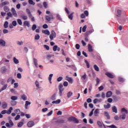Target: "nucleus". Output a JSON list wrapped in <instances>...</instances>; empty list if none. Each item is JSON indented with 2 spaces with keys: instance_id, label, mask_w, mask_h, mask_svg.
I'll return each instance as SVG.
<instances>
[{
  "instance_id": "1",
  "label": "nucleus",
  "mask_w": 128,
  "mask_h": 128,
  "mask_svg": "<svg viewBox=\"0 0 128 128\" xmlns=\"http://www.w3.org/2000/svg\"><path fill=\"white\" fill-rule=\"evenodd\" d=\"M14 108L12 107H10L8 110H3L2 111L1 114H12V110H13Z\"/></svg>"
},
{
  "instance_id": "2",
  "label": "nucleus",
  "mask_w": 128,
  "mask_h": 128,
  "mask_svg": "<svg viewBox=\"0 0 128 128\" xmlns=\"http://www.w3.org/2000/svg\"><path fill=\"white\" fill-rule=\"evenodd\" d=\"M6 128H12L14 126V122L12 120H9V122H7L6 124Z\"/></svg>"
},
{
  "instance_id": "3",
  "label": "nucleus",
  "mask_w": 128,
  "mask_h": 128,
  "mask_svg": "<svg viewBox=\"0 0 128 128\" xmlns=\"http://www.w3.org/2000/svg\"><path fill=\"white\" fill-rule=\"evenodd\" d=\"M69 122H74L75 124H78V120L74 117H70L68 118Z\"/></svg>"
},
{
  "instance_id": "4",
  "label": "nucleus",
  "mask_w": 128,
  "mask_h": 128,
  "mask_svg": "<svg viewBox=\"0 0 128 128\" xmlns=\"http://www.w3.org/2000/svg\"><path fill=\"white\" fill-rule=\"evenodd\" d=\"M80 77L82 80L83 82H86V80H88V75L86 74V73H84V74L82 75Z\"/></svg>"
},
{
  "instance_id": "5",
  "label": "nucleus",
  "mask_w": 128,
  "mask_h": 128,
  "mask_svg": "<svg viewBox=\"0 0 128 128\" xmlns=\"http://www.w3.org/2000/svg\"><path fill=\"white\" fill-rule=\"evenodd\" d=\"M56 32L54 30H52L51 34L50 36V38L51 40H54V38H56Z\"/></svg>"
},
{
  "instance_id": "6",
  "label": "nucleus",
  "mask_w": 128,
  "mask_h": 128,
  "mask_svg": "<svg viewBox=\"0 0 128 128\" xmlns=\"http://www.w3.org/2000/svg\"><path fill=\"white\" fill-rule=\"evenodd\" d=\"M46 20H48V22H50L51 20H54V16L52 14H51L50 16H46Z\"/></svg>"
},
{
  "instance_id": "7",
  "label": "nucleus",
  "mask_w": 128,
  "mask_h": 128,
  "mask_svg": "<svg viewBox=\"0 0 128 128\" xmlns=\"http://www.w3.org/2000/svg\"><path fill=\"white\" fill-rule=\"evenodd\" d=\"M11 12H12V14L14 16V18H18V13H16V11L14 8H11Z\"/></svg>"
},
{
  "instance_id": "8",
  "label": "nucleus",
  "mask_w": 128,
  "mask_h": 128,
  "mask_svg": "<svg viewBox=\"0 0 128 128\" xmlns=\"http://www.w3.org/2000/svg\"><path fill=\"white\" fill-rule=\"evenodd\" d=\"M66 80H67V82H69L70 84H72L74 82V80L72 78L68 76H66Z\"/></svg>"
},
{
  "instance_id": "9",
  "label": "nucleus",
  "mask_w": 128,
  "mask_h": 128,
  "mask_svg": "<svg viewBox=\"0 0 128 128\" xmlns=\"http://www.w3.org/2000/svg\"><path fill=\"white\" fill-rule=\"evenodd\" d=\"M27 126L28 128H32V126H34V121H29L27 123Z\"/></svg>"
},
{
  "instance_id": "10",
  "label": "nucleus",
  "mask_w": 128,
  "mask_h": 128,
  "mask_svg": "<svg viewBox=\"0 0 128 128\" xmlns=\"http://www.w3.org/2000/svg\"><path fill=\"white\" fill-rule=\"evenodd\" d=\"M6 41L2 39H0V46L4 48L6 46Z\"/></svg>"
},
{
  "instance_id": "11",
  "label": "nucleus",
  "mask_w": 128,
  "mask_h": 128,
  "mask_svg": "<svg viewBox=\"0 0 128 128\" xmlns=\"http://www.w3.org/2000/svg\"><path fill=\"white\" fill-rule=\"evenodd\" d=\"M128 110L124 108H123L121 109V113L122 114H128Z\"/></svg>"
},
{
  "instance_id": "12",
  "label": "nucleus",
  "mask_w": 128,
  "mask_h": 128,
  "mask_svg": "<svg viewBox=\"0 0 128 128\" xmlns=\"http://www.w3.org/2000/svg\"><path fill=\"white\" fill-rule=\"evenodd\" d=\"M106 74L108 76V78H114V76L112 73L107 72L106 73Z\"/></svg>"
},
{
  "instance_id": "13",
  "label": "nucleus",
  "mask_w": 128,
  "mask_h": 128,
  "mask_svg": "<svg viewBox=\"0 0 128 128\" xmlns=\"http://www.w3.org/2000/svg\"><path fill=\"white\" fill-rule=\"evenodd\" d=\"M98 114H100V109H96L94 112V116H98Z\"/></svg>"
},
{
  "instance_id": "14",
  "label": "nucleus",
  "mask_w": 128,
  "mask_h": 128,
  "mask_svg": "<svg viewBox=\"0 0 128 128\" xmlns=\"http://www.w3.org/2000/svg\"><path fill=\"white\" fill-rule=\"evenodd\" d=\"M112 96V91H108L106 94V98H110Z\"/></svg>"
},
{
  "instance_id": "15",
  "label": "nucleus",
  "mask_w": 128,
  "mask_h": 128,
  "mask_svg": "<svg viewBox=\"0 0 128 128\" xmlns=\"http://www.w3.org/2000/svg\"><path fill=\"white\" fill-rule=\"evenodd\" d=\"M88 50L90 52H94V50L92 49V46L90 44H88Z\"/></svg>"
},
{
  "instance_id": "16",
  "label": "nucleus",
  "mask_w": 128,
  "mask_h": 128,
  "mask_svg": "<svg viewBox=\"0 0 128 128\" xmlns=\"http://www.w3.org/2000/svg\"><path fill=\"white\" fill-rule=\"evenodd\" d=\"M21 98L22 100H27L28 96H26V95L25 94H23L21 95Z\"/></svg>"
},
{
  "instance_id": "17",
  "label": "nucleus",
  "mask_w": 128,
  "mask_h": 128,
  "mask_svg": "<svg viewBox=\"0 0 128 128\" xmlns=\"http://www.w3.org/2000/svg\"><path fill=\"white\" fill-rule=\"evenodd\" d=\"M2 108L4 109L6 108H8V104L6 102H2Z\"/></svg>"
},
{
  "instance_id": "18",
  "label": "nucleus",
  "mask_w": 128,
  "mask_h": 128,
  "mask_svg": "<svg viewBox=\"0 0 128 128\" xmlns=\"http://www.w3.org/2000/svg\"><path fill=\"white\" fill-rule=\"evenodd\" d=\"M31 103L30 102H28V101H26V103H25V108L26 110H28V106L30 105Z\"/></svg>"
},
{
  "instance_id": "19",
  "label": "nucleus",
  "mask_w": 128,
  "mask_h": 128,
  "mask_svg": "<svg viewBox=\"0 0 128 128\" xmlns=\"http://www.w3.org/2000/svg\"><path fill=\"white\" fill-rule=\"evenodd\" d=\"M13 62L15 64H18L20 63V61H18V60L16 57H14Z\"/></svg>"
},
{
  "instance_id": "20",
  "label": "nucleus",
  "mask_w": 128,
  "mask_h": 128,
  "mask_svg": "<svg viewBox=\"0 0 128 128\" xmlns=\"http://www.w3.org/2000/svg\"><path fill=\"white\" fill-rule=\"evenodd\" d=\"M10 4V2L8 1H6L4 2H2L1 4H0V6H6V4Z\"/></svg>"
},
{
  "instance_id": "21",
  "label": "nucleus",
  "mask_w": 128,
  "mask_h": 128,
  "mask_svg": "<svg viewBox=\"0 0 128 128\" xmlns=\"http://www.w3.org/2000/svg\"><path fill=\"white\" fill-rule=\"evenodd\" d=\"M42 32L43 34H47V36H50V31H48V30H43L42 31Z\"/></svg>"
},
{
  "instance_id": "22",
  "label": "nucleus",
  "mask_w": 128,
  "mask_h": 128,
  "mask_svg": "<svg viewBox=\"0 0 128 128\" xmlns=\"http://www.w3.org/2000/svg\"><path fill=\"white\" fill-rule=\"evenodd\" d=\"M56 94H53L50 98V100H56Z\"/></svg>"
},
{
  "instance_id": "23",
  "label": "nucleus",
  "mask_w": 128,
  "mask_h": 128,
  "mask_svg": "<svg viewBox=\"0 0 128 128\" xmlns=\"http://www.w3.org/2000/svg\"><path fill=\"white\" fill-rule=\"evenodd\" d=\"M104 116H106V118H108V120L110 119V114H108V112H104Z\"/></svg>"
},
{
  "instance_id": "24",
  "label": "nucleus",
  "mask_w": 128,
  "mask_h": 128,
  "mask_svg": "<svg viewBox=\"0 0 128 128\" xmlns=\"http://www.w3.org/2000/svg\"><path fill=\"white\" fill-rule=\"evenodd\" d=\"M112 110L113 112H115V114H118V108L116 106H114L112 107Z\"/></svg>"
},
{
  "instance_id": "25",
  "label": "nucleus",
  "mask_w": 128,
  "mask_h": 128,
  "mask_svg": "<svg viewBox=\"0 0 128 128\" xmlns=\"http://www.w3.org/2000/svg\"><path fill=\"white\" fill-rule=\"evenodd\" d=\"M102 99L95 98L94 100V104H96L97 102H102Z\"/></svg>"
},
{
  "instance_id": "26",
  "label": "nucleus",
  "mask_w": 128,
  "mask_h": 128,
  "mask_svg": "<svg viewBox=\"0 0 128 128\" xmlns=\"http://www.w3.org/2000/svg\"><path fill=\"white\" fill-rule=\"evenodd\" d=\"M24 26H28V28H30V22L28 21H24Z\"/></svg>"
},
{
  "instance_id": "27",
  "label": "nucleus",
  "mask_w": 128,
  "mask_h": 128,
  "mask_svg": "<svg viewBox=\"0 0 128 128\" xmlns=\"http://www.w3.org/2000/svg\"><path fill=\"white\" fill-rule=\"evenodd\" d=\"M60 100L58 99L56 100H55V101H53L52 102V104H60Z\"/></svg>"
},
{
  "instance_id": "28",
  "label": "nucleus",
  "mask_w": 128,
  "mask_h": 128,
  "mask_svg": "<svg viewBox=\"0 0 128 128\" xmlns=\"http://www.w3.org/2000/svg\"><path fill=\"white\" fill-rule=\"evenodd\" d=\"M4 26L5 28H8V21H6Z\"/></svg>"
},
{
  "instance_id": "29",
  "label": "nucleus",
  "mask_w": 128,
  "mask_h": 128,
  "mask_svg": "<svg viewBox=\"0 0 128 128\" xmlns=\"http://www.w3.org/2000/svg\"><path fill=\"white\" fill-rule=\"evenodd\" d=\"M6 88H8V84H6L2 86V88L0 90V92H2V90H6Z\"/></svg>"
},
{
  "instance_id": "30",
  "label": "nucleus",
  "mask_w": 128,
  "mask_h": 128,
  "mask_svg": "<svg viewBox=\"0 0 128 128\" xmlns=\"http://www.w3.org/2000/svg\"><path fill=\"white\" fill-rule=\"evenodd\" d=\"M120 14H122V10H117V16H120Z\"/></svg>"
},
{
  "instance_id": "31",
  "label": "nucleus",
  "mask_w": 128,
  "mask_h": 128,
  "mask_svg": "<svg viewBox=\"0 0 128 128\" xmlns=\"http://www.w3.org/2000/svg\"><path fill=\"white\" fill-rule=\"evenodd\" d=\"M94 69L96 70V72H99L100 71V68L98 66V65L94 64Z\"/></svg>"
},
{
  "instance_id": "32",
  "label": "nucleus",
  "mask_w": 128,
  "mask_h": 128,
  "mask_svg": "<svg viewBox=\"0 0 128 128\" xmlns=\"http://www.w3.org/2000/svg\"><path fill=\"white\" fill-rule=\"evenodd\" d=\"M74 12L72 13L71 14H69L68 16V18L70 20H72V18H74Z\"/></svg>"
},
{
  "instance_id": "33",
  "label": "nucleus",
  "mask_w": 128,
  "mask_h": 128,
  "mask_svg": "<svg viewBox=\"0 0 128 128\" xmlns=\"http://www.w3.org/2000/svg\"><path fill=\"white\" fill-rule=\"evenodd\" d=\"M10 100H18V96H12L10 97Z\"/></svg>"
},
{
  "instance_id": "34",
  "label": "nucleus",
  "mask_w": 128,
  "mask_h": 128,
  "mask_svg": "<svg viewBox=\"0 0 128 128\" xmlns=\"http://www.w3.org/2000/svg\"><path fill=\"white\" fill-rule=\"evenodd\" d=\"M72 96V92H69L67 93V97L70 98Z\"/></svg>"
},
{
  "instance_id": "35",
  "label": "nucleus",
  "mask_w": 128,
  "mask_h": 128,
  "mask_svg": "<svg viewBox=\"0 0 128 128\" xmlns=\"http://www.w3.org/2000/svg\"><path fill=\"white\" fill-rule=\"evenodd\" d=\"M20 18H22L24 20H26L28 18V16L26 15L21 16Z\"/></svg>"
},
{
  "instance_id": "36",
  "label": "nucleus",
  "mask_w": 128,
  "mask_h": 128,
  "mask_svg": "<svg viewBox=\"0 0 128 128\" xmlns=\"http://www.w3.org/2000/svg\"><path fill=\"white\" fill-rule=\"evenodd\" d=\"M14 112L16 114H20V109H16L14 110Z\"/></svg>"
},
{
  "instance_id": "37",
  "label": "nucleus",
  "mask_w": 128,
  "mask_h": 128,
  "mask_svg": "<svg viewBox=\"0 0 128 128\" xmlns=\"http://www.w3.org/2000/svg\"><path fill=\"white\" fill-rule=\"evenodd\" d=\"M104 108H106V109L110 108V104H104Z\"/></svg>"
},
{
  "instance_id": "38",
  "label": "nucleus",
  "mask_w": 128,
  "mask_h": 128,
  "mask_svg": "<svg viewBox=\"0 0 128 128\" xmlns=\"http://www.w3.org/2000/svg\"><path fill=\"white\" fill-rule=\"evenodd\" d=\"M16 44L18 45V46H22V44H24V42L22 41H17L16 42Z\"/></svg>"
},
{
  "instance_id": "39",
  "label": "nucleus",
  "mask_w": 128,
  "mask_h": 128,
  "mask_svg": "<svg viewBox=\"0 0 128 128\" xmlns=\"http://www.w3.org/2000/svg\"><path fill=\"white\" fill-rule=\"evenodd\" d=\"M35 84L36 86L38 88H40V82H38V80H36L35 82Z\"/></svg>"
},
{
  "instance_id": "40",
  "label": "nucleus",
  "mask_w": 128,
  "mask_h": 128,
  "mask_svg": "<svg viewBox=\"0 0 128 128\" xmlns=\"http://www.w3.org/2000/svg\"><path fill=\"white\" fill-rule=\"evenodd\" d=\"M34 64L36 66V68H38V60L36 58L34 59Z\"/></svg>"
},
{
  "instance_id": "41",
  "label": "nucleus",
  "mask_w": 128,
  "mask_h": 128,
  "mask_svg": "<svg viewBox=\"0 0 128 128\" xmlns=\"http://www.w3.org/2000/svg\"><path fill=\"white\" fill-rule=\"evenodd\" d=\"M22 126H24V122H20L18 124V128H22Z\"/></svg>"
},
{
  "instance_id": "42",
  "label": "nucleus",
  "mask_w": 128,
  "mask_h": 128,
  "mask_svg": "<svg viewBox=\"0 0 128 128\" xmlns=\"http://www.w3.org/2000/svg\"><path fill=\"white\" fill-rule=\"evenodd\" d=\"M28 2L30 4H32V6H34V4H36V3L34 2L32 0H29Z\"/></svg>"
},
{
  "instance_id": "43",
  "label": "nucleus",
  "mask_w": 128,
  "mask_h": 128,
  "mask_svg": "<svg viewBox=\"0 0 128 128\" xmlns=\"http://www.w3.org/2000/svg\"><path fill=\"white\" fill-rule=\"evenodd\" d=\"M4 10L6 12H10V8H8V6H4Z\"/></svg>"
},
{
  "instance_id": "44",
  "label": "nucleus",
  "mask_w": 128,
  "mask_h": 128,
  "mask_svg": "<svg viewBox=\"0 0 128 128\" xmlns=\"http://www.w3.org/2000/svg\"><path fill=\"white\" fill-rule=\"evenodd\" d=\"M97 124H98V126L100 128H102V122H100V121H98Z\"/></svg>"
},
{
  "instance_id": "45",
  "label": "nucleus",
  "mask_w": 128,
  "mask_h": 128,
  "mask_svg": "<svg viewBox=\"0 0 128 128\" xmlns=\"http://www.w3.org/2000/svg\"><path fill=\"white\" fill-rule=\"evenodd\" d=\"M126 114H122V115H121L120 116V118H122V120H126Z\"/></svg>"
},
{
  "instance_id": "46",
  "label": "nucleus",
  "mask_w": 128,
  "mask_h": 128,
  "mask_svg": "<svg viewBox=\"0 0 128 128\" xmlns=\"http://www.w3.org/2000/svg\"><path fill=\"white\" fill-rule=\"evenodd\" d=\"M18 23V24H20V26H22V20L20 19H18L17 20Z\"/></svg>"
},
{
  "instance_id": "47",
  "label": "nucleus",
  "mask_w": 128,
  "mask_h": 128,
  "mask_svg": "<svg viewBox=\"0 0 128 128\" xmlns=\"http://www.w3.org/2000/svg\"><path fill=\"white\" fill-rule=\"evenodd\" d=\"M84 62L86 64L88 68H90V63H88V62L86 60H85Z\"/></svg>"
},
{
  "instance_id": "48",
  "label": "nucleus",
  "mask_w": 128,
  "mask_h": 128,
  "mask_svg": "<svg viewBox=\"0 0 128 128\" xmlns=\"http://www.w3.org/2000/svg\"><path fill=\"white\" fill-rule=\"evenodd\" d=\"M19 118H20V115L18 114L15 117L14 120H18Z\"/></svg>"
},
{
  "instance_id": "49",
  "label": "nucleus",
  "mask_w": 128,
  "mask_h": 128,
  "mask_svg": "<svg viewBox=\"0 0 128 128\" xmlns=\"http://www.w3.org/2000/svg\"><path fill=\"white\" fill-rule=\"evenodd\" d=\"M64 86H68V82L66 81H65L63 83Z\"/></svg>"
},
{
  "instance_id": "50",
  "label": "nucleus",
  "mask_w": 128,
  "mask_h": 128,
  "mask_svg": "<svg viewBox=\"0 0 128 128\" xmlns=\"http://www.w3.org/2000/svg\"><path fill=\"white\" fill-rule=\"evenodd\" d=\"M56 18L59 20H62V18L60 17V14H56Z\"/></svg>"
},
{
  "instance_id": "51",
  "label": "nucleus",
  "mask_w": 128,
  "mask_h": 128,
  "mask_svg": "<svg viewBox=\"0 0 128 128\" xmlns=\"http://www.w3.org/2000/svg\"><path fill=\"white\" fill-rule=\"evenodd\" d=\"M40 35L38 34H36V36H35V40H40Z\"/></svg>"
},
{
  "instance_id": "52",
  "label": "nucleus",
  "mask_w": 128,
  "mask_h": 128,
  "mask_svg": "<svg viewBox=\"0 0 128 128\" xmlns=\"http://www.w3.org/2000/svg\"><path fill=\"white\" fill-rule=\"evenodd\" d=\"M62 76H60L57 78V82H62Z\"/></svg>"
},
{
  "instance_id": "53",
  "label": "nucleus",
  "mask_w": 128,
  "mask_h": 128,
  "mask_svg": "<svg viewBox=\"0 0 128 128\" xmlns=\"http://www.w3.org/2000/svg\"><path fill=\"white\" fill-rule=\"evenodd\" d=\"M7 16H10V18H12L14 15H12V14L10 12H8L7 13Z\"/></svg>"
},
{
  "instance_id": "54",
  "label": "nucleus",
  "mask_w": 128,
  "mask_h": 128,
  "mask_svg": "<svg viewBox=\"0 0 128 128\" xmlns=\"http://www.w3.org/2000/svg\"><path fill=\"white\" fill-rule=\"evenodd\" d=\"M52 76H54V74H50L48 78V80H52Z\"/></svg>"
},
{
  "instance_id": "55",
  "label": "nucleus",
  "mask_w": 128,
  "mask_h": 128,
  "mask_svg": "<svg viewBox=\"0 0 128 128\" xmlns=\"http://www.w3.org/2000/svg\"><path fill=\"white\" fill-rule=\"evenodd\" d=\"M12 24L13 26H16V24H17L16 21V20L13 21L12 22Z\"/></svg>"
},
{
  "instance_id": "56",
  "label": "nucleus",
  "mask_w": 128,
  "mask_h": 128,
  "mask_svg": "<svg viewBox=\"0 0 128 128\" xmlns=\"http://www.w3.org/2000/svg\"><path fill=\"white\" fill-rule=\"evenodd\" d=\"M36 24H33L32 26V30H36Z\"/></svg>"
},
{
  "instance_id": "57",
  "label": "nucleus",
  "mask_w": 128,
  "mask_h": 128,
  "mask_svg": "<svg viewBox=\"0 0 128 128\" xmlns=\"http://www.w3.org/2000/svg\"><path fill=\"white\" fill-rule=\"evenodd\" d=\"M108 128H118V127H116V126L114 124H112V125H110V126H108Z\"/></svg>"
},
{
  "instance_id": "58",
  "label": "nucleus",
  "mask_w": 128,
  "mask_h": 128,
  "mask_svg": "<svg viewBox=\"0 0 128 128\" xmlns=\"http://www.w3.org/2000/svg\"><path fill=\"white\" fill-rule=\"evenodd\" d=\"M58 46L56 45L53 47L54 52H56V50H58Z\"/></svg>"
},
{
  "instance_id": "59",
  "label": "nucleus",
  "mask_w": 128,
  "mask_h": 128,
  "mask_svg": "<svg viewBox=\"0 0 128 128\" xmlns=\"http://www.w3.org/2000/svg\"><path fill=\"white\" fill-rule=\"evenodd\" d=\"M11 104L12 106H16V102L12 100L11 102Z\"/></svg>"
},
{
  "instance_id": "60",
  "label": "nucleus",
  "mask_w": 128,
  "mask_h": 128,
  "mask_svg": "<svg viewBox=\"0 0 128 128\" xmlns=\"http://www.w3.org/2000/svg\"><path fill=\"white\" fill-rule=\"evenodd\" d=\"M3 33L4 34H8V30H6V29H4L3 30Z\"/></svg>"
},
{
  "instance_id": "61",
  "label": "nucleus",
  "mask_w": 128,
  "mask_h": 128,
  "mask_svg": "<svg viewBox=\"0 0 128 128\" xmlns=\"http://www.w3.org/2000/svg\"><path fill=\"white\" fill-rule=\"evenodd\" d=\"M86 26H84L82 30V31L83 32H86Z\"/></svg>"
},
{
  "instance_id": "62",
  "label": "nucleus",
  "mask_w": 128,
  "mask_h": 128,
  "mask_svg": "<svg viewBox=\"0 0 128 128\" xmlns=\"http://www.w3.org/2000/svg\"><path fill=\"white\" fill-rule=\"evenodd\" d=\"M17 78H19V79L22 78V74H20V73H18L17 74Z\"/></svg>"
},
{
  "instance_id": "63",
  "label": "nucleus",
  "mask_w": 128,
  "mask_h": 128,
  "mask_svg": "<svg viewBox=\"0 0 128 128\" xmlns=\"http://www.w3.org/2000/svg\"><path fill=\"white\" fill-rule=\"evenodd\" d=\"M11 92H12V94H16V90L14 89V88H12L10 90Z\"/></svg>"
},
{
  "instance_id": "64",
  "label": "nucleus",
  "mask_w": 128,
  "mask_h": 128,
  "mask_svg": "<svg viewBox=\"0 0 128 128\" xmlns=\"http://www.w3.org/2000/svg\"><path fill=\"white\" fill-rule=\"evenodd\" d=\"M114 119L115 120H120V117L116 115V116H114Z\"/></svg>"
}]
</instances>
